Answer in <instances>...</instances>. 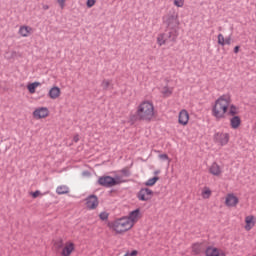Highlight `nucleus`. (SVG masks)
Here are the masks:
<instances>
[{"label": "nucleus", "mask_w": 256, "mask_h": 256, "mask_svg": "<svg viewBox=\"0 0 256 256\" xmlns=\"http://www.w3.org/2000/svg\"><path fill=\"white\" fill-rule=\"evenodd\" d=\"M158 157L162 161H168L169 163H171V159H169V156L167 154H160Z\"/></svg>", "instance_id": "34"}, {"label": "nucleus", "mask_w": 256, "mask_h": 256, "mask_svg": "<svg viewBox=\"0 0 256 256\" xmlns=\"http://www.w3.org/2000/svg\"><path fill=\"white\" fill-rule=\"evenodd\" d=\"M12 57H17V51H12Z\"/></svg>", "instance_id": "39"}, {"label": "nucleus", "mask_w": 256, "mask_h": 256, "mask_svg": "<svg viewBox=\"0 0 256 256\" xmlns=\"http://www.w3.org/2000/svg\"><path fill=\"white\" fill-rule=\"evenodd\" d=\"M99 217L102 221H107V219H109V214L107 212H101Z\"/></svg>", "instance_id": "33"}, {"label": "nucleus", "mask_w": 256, "mask_h": 256, "mask_svg": "<svg viewBox=\"0 0 256 256\" xmlns=\"http://www.w3.org/2000/svg\"><path fill=\"white\" fill-rule=\"evenodd\" d=\"M137 199H139V201H151V199H153V190L141 188L137 193Z\"/></svg>", "instance_id": "9"}, {"label": "nucleus", "mask_w": 256, "mask_h": 256, "mask_svg": "<svg viewBox=\"0 0 256 256\" xmlns=\"http://www.w3.org/2000/svg\"><path fill=\"white\" fill-rule=\"evenodd\" d=\"M160 93L163 97H171L173 95V87L169 85L162 86L160 88Z\"/></svg>", "instance_id": "21"}, {"label": "nucleus", "mask_w": 256, "mask_h": 256, "mask_svg": "<svg viewBox=\"0 0 256 256\" xmlns=\"http://www.w3.org/2000/svg\"><path fill=\"white\" fill-rule=\"evenodd\" d=\"M208 173L213 175V177H221V175H223V168L217 162H213L208 167Z\"/></svg>", "instance_id": "12"}, {"label": "nucleus", "mask_w": 256, "mask_h": 256, "mask_svg": "<svg viewBox=\"0 0 256 256\" xmlns=\"http://www.w3.org/2000/svg\"><path fill=\"white\" fill-rule=\"evenodd\" d=\"M86 207L87 209H90V210L97 209V207H99V199H97V196L95 195L89 196L86 199Z\"/></svg>", "instance_id": "16"}, {"label": "nucleus", "mask_w": 256, "mask_h": 256, "mask_svg": "<svg viewBox=\"0 0 256 256\" xmlns=\"http://www.w3.org/2000/svg\"><path fill=\"white\" fill-rule=\"evenodd\" d=\"M189 112L185 109H182L178 114V123L182 125V127H187L189 125Z\"/></svg>", "instance_id": "13"}, {"label": "nucleus", "mask_w": 256, "mask_h": 256, "mask_svg": "<svg viewBox=\"0 0 256 256\" xmlns=\"http://www.w3.org/2000/svg\"><path fill=\"white\" fill-rule=\"evenodd\" d=\"M49 108L45 106H40L34 109L32 112L33 119L36 121H41V119H47L49 117Z\"/></svg>", "instance_id": "7"}, {"label": "nucleus", "mask_w": 256, "mask_h": 256, "mask_svg": "<svg viewBox=\"0 0 256 256\" xmlns=\"http://www.w3.org/2000/svg\"><path fill=\"white\" fill-rule=\"evenodd\" d=\"M218 45L225 47V36L223 34H218Z\"/></svg>", "instance_id": "29"}, {"label": "nucleus", "mask_w": 256, "mask_h": 256, "mask_svg": "<svg viewBox=\"0 0 256 256\" xmlns=\"http://www.w3.org/2000/svg\"><path fill=\"white\" fill-rule=\"evenodd\" d=\"M57 195H67L69 193V186L67 185H60L56 188Z\"/></svg>", "instance_id": "25"}, {"label": "nucleus", "mask_w": 256, "mask_h": 256, "mask_svg": "<svg viewBox=\"0 0 256 256\" xmlns=\"http://www.w3.org/2000/svg\"><path fill=\"white\" fill-rule=\"evenodd\" d=\"M78 141H79V135L76 134V135L73 137V142H74V143H78Z\"/></svg>", "instance_id": "37"}, {"label": "nucleus", "mask_w": 256, "mask_h": 256, "mask_svg": "<svg viewBox=\"0 0 256 256\" xmlns=\"http://www.w3.org/2000/svg\"><path fill=\"white\" fill-rule=\"evenodd\" d=\"M256 225V218L253 215H248L245 217V226L244 229L245 231H251L253 227Z\"/></svg>", "instance_id": "20"}, {"label": "nucleus", "mask_w": 256, "mask_h": 256, "mask_svg": "<svg viewBox=\"0 0 256 256\" xmlns=\"http://www.w3.org/2000/svg\"><path fill=\"white\" fill-rule=\"evenodd\" d=\"M75 252V243L73 241H67L60 252V255L62 256H70L73 255Z\"/></svg>", "instance_id": "11"}, {"label": "nucleus", "mask_w": 256, "mask_h": 256, "mask_svg": "<svg viewBox=\"0 0 256 256\" xmlns=\"http://www.w3.org/2000/svg\"><path fill=\"white\" fill-rule=\"evenodd\" d=\"M48 97L55 101L61 97V88L59 86H52L48 91Z\"/></svg>", "instance_id": "15"}, {"label": "nucleus", "mask_w": 256, "mask_h": 256, "mask_svg": "<svg viewBox=\"0 0 256 256\" xmlns=\"http://www.w3.org/2000/svg\"><path fill=\"white\" fill-rule=\"evenodd\" d=\"M230 127L231 129L237 130L239 129V127H241V116H239L238 114L235 115H230Z\"/></svg>", "instance_id": "19"}, {"label": "nucleus", "mask_w": 256, "mask_h": 256, "mask_svg": "<svg viewBox=\"0 0 256 256\" xmlns=\"http://www.w3.org/2000/svg\"><path fill=\"white\" fill-rule=\"evenodd\" d=\"M171 35H173V33L171 32L159 34L157 36V43L159 47H163V45H167V42L169 41V39H171Z\"/></svg>", "instance_id": "18"}, {"label": "nucleus", "mask_w": 256, "mask_h": 256, "mask_svg": "<svg viewBox=\"0 0 256 256\" xmlns=\"http://www.w3.org/2000/svg\"><path fill=\"white\" fill-rule=\"evenodd\" d=\"M203 251V243H194L192 244V253L194 255H199Z\"/></svg>", "instance_id": "24"}, {"label": "nucleus", "mask_w": 256, "mask_h": 256, "mask_svg": "<svg viewBox=\"0 0 256 256\" xmlns=\"http://www.w3.org/2000/svg\"><path fill=\"white\" fill-rule=\"evenodd\" d=\"M101 87H102V89H104V91H107V90L111 89V87H113V82L109 79H105L102 81Z\"/></svg>", "instance_id": "26"}, {"label": "nucleus", "mask_w": 256, "mask_h": 256, "mask_svg": "<svg viewBox=\"0 0 256 256\" xmlns=\"http://www.w3.org/2000/svg\"><path fill=\"white\" fill-rule=\"evenodd\" d=\"M224 41L225 45H231V37L226 38Z\"/></svg>", "instance_id": "36"}, {"label": "nucleus", "mask_w": 256, "mask_h": 256, "mask_svg": "<svg viewBox=\"0 0 256 256\" xmlns=\"http://www.w3.org/2000/svg\"><path fill=\"white\" fill-rule=\"evenodd\" d=\"M97 3V0H87L86 5L89 9Z\"/></svg>", "instance_id": "35"}, {"label": "nucleus", "mask_w": 256, "mask_h": 256, "mask_svg": "<svg viewBox=\"0 0 256 256\" xmlns=\"http://www.w3.org/2000/svg\"><path fill=\"white\" fill-rule=\"evenodd\" d=\"M155 173V175H159V171H156V172H154Z\"/></svg>", "instance_id": "40"}, {"label": "nucleus", "mask_w": 256, "mask_h": 256, "mask_svg": "<svg viewBox=\"0 0 256 256\" xmlns=\"http://www.w3.org/2000/svg\"><path fill=\"white\" fill-rule=\"evenodd\" d=\"M205 256H227L225 251L215 246H209L205 250Z\"/></svg>", "instance_id": "14"}, {"label": "nucleus", "mask_w": 256, "mask_h": 256, "mask_svg": "<svg viewBox=\"0 0 256 256\" xmlns=\"http://www.w3.org/2000/svg\"><path fill=\"white\" fill-rule=\"evenodd\" d=\"M158 181H159V177L155 176V177H153V178L148 179V180L144 183V185H145L146 187H153V186L155 185V183H157Z\"/></svg>", "instance_id": "27"}, {"label": "nucleus", "mask_w": 256, "mask_h": 256, "mask_svg": "<svg viewBox=\"0 0 256 256\" xmlns=\"http://www.w3.org/2000/svg\"><path fill=\"white\" fill-rule=\"evenodd\" d=\"M224 205L229 209H235L239 205V197L235 193H228L224 198Z\"/></svg>", "instance_id": "8"}, {"label": "nucleus", "mask_w": 256, "mask_h": 256, "mask_svg": "<svg viewBox=\"0 0 256 256\" xmlns=\"http://www.w3.org/2000/svg\"><path fill=\"white\" fill-rule=\"evenodd\" d=\"M163 23H165L167 27H170V29L179 27V25H181V22H179V15L177 14H168L164 16Z\"/></svg>", "instance_id": "6"}, {"label": "nucleus", "mask_w": 256, "mask_h": 256, "mask_svg": "<svg viewBox=\"0 0 256 256\" xmlns=\"http://www.w3.org/2000/svg\"><path fill=\"white\" fill-rule=\"evenodd\" d=\"M108 227L115 231L117 235H123V233H127V231H131L133 226L130 224L129 220L126 217H122L120 219H116L115 221L108 224Z\"/></svg>", "instance_id": "3"}, {"label": "nucleus", "mask_w": 256, "mask_h": 256, "mask_svg": "<svg viewBox=\"0 0 256 256\" xmlns=\"http://www.w3.org/2000/svg\"><path fill=\"white\" fill-rule=\"evenodd\" d=\"M211 195H213V191H211V188L207 186L202 188V191H201L202 199H210Z\"/></svg>", "instance_id": "23"}, {"label": "nucleus", "mask_w": 256, "mask_h": 256, "mask_svg": "<svg viewBox=\"0 0 256 256\" xmlns=\"http://www.w3.org/2000/svg\"><path fill=\"white\" fill-rule=\"evenodd\" d=\"M120 173H122V175H124V177H129V175H131V171L129 170V168H123Z\"/></svg>", "instance_id": "32"}, {"label": "nucleus", "mask_w": 256, "mask_h": 256, "mask_svg": "<svg viewBox=\"0 0 256 256\" xmlns=\"http://www.w3.org/2000/svg\"><path fill=\"white\" fill-rule=\"evenodd\" d=\"M37 87H41V82H33L27 85V90L29 91L30 95H34L37 91Z\"/></svg>", "instance_id": "22"}, {"label": "nucleus", "mask_w": 256, "mask_h": 256, "mask_svg": "<svg viewBox=\"0 0 256 256\" xmlns=\"http://www.w3.org/2000/svg\"><path fill=\"white\" fill-rule=\"evenodd\" d=\"M156 113L155 104L150 100H144L138 104L135 115L138 121L151 123L155 119Z\"/></svg>", "instance_id": "2"}, {"label": "nucleus", "mask_w": 256, "mask_h": 256, "mask_svg": "<svg viewBox=\"0 0 256 256\" xmlns=\"http://www.w3.org/2000/svg\"><path fill=\"white\" fill-rule=\"evenodd\" d=\"M234 53H239V46L234 47Z\"/></svg>", "instance_id": "38"}, {"label": "nucleus", "mask_w": 256, "mask_h": 256, "mask_svg": "<svg viewBox=\"0 0 256 256\" xmlns=\"http://www.w3.org/2000/svg\"><path fill=\"white\" fill-rule=\"evenodd\" d=\"M230 139L229 133L223 131L216 132L213 136V141L218 147H225L229 144Z\"/></svg>", "instance_id": "5"}, {"label": "nucleus", "mask_w": 256, "mask_h": 256, "mask_svg": "<svg viewBox=\"0 0 256 256\" xmlns=\"http://www.w3.org/2000/svg\"><path fill=\"white\" fill-rule=\"evenodd\" d=\"M125 218L132 227H135V224L139 222V219H141V210L136 209L130 212L128 216H125Z\"/></svg>", "instance_id": "10"}, {"label": "nucleus", "mask_w": 256, "mask_h": 256, "mask_svg": "<svg viewBox=\"0 0 256 256\" xmlns=\"http://www.w3.org/2000/svg\"><path fill=\"white\" fill-rule=\"evenodd\" d=\"M175 7H183L185 5V0H174Z\"/></svg>", "instance_id": "31"}, {"label": "nucleus", "mask_w": 256, "mask_h": 256, "mask_svg": "<svg viewBox=\"0 0 256 256\" xmlns=\"http://www.w3.org/2000/svg\"><path fill=\"white\" fill-rule=\"evenodd\" d=\"M31 197H33V199H37V197H43V193H41V191L36 190L35 192H31L30 193Z\"/></svg>", "instance_id": "30"}, {"label": "nucleus", "mask_w": 256, "mask_h": 256, "mask_svg": "<svg viewBox=\"0 0 256 256\" xmlns=\"http://www.w3.org/2000/svg\"><path fill=\"white\" fill-rule=\"evenodd\" d=\"M211 115L216 121H223L228 115H239V108L233 104L230 94H223L212 104Z\"/></svg>", "instance_id": "1"}, {"label": "nucleus", "mask_w": 256, "mask_h": 256, "mask_svg": "<svg viewBox=\"0 0 256 256\" xmlns=\"http://www.w3.org/2000/svg\"><path fill=\"white\" fill-rule=\"evenodd\" d=\"M18 35H20V37H31V35H33V28L31 26L22 25L19 27Z\"/></svg>", "instance_id": "17"}, {"label": "nucleus", "mask_w": 256, "mask_h": 256, "mask_svg": "<svg viewBox=\"0 0 256 256\" xmlns=\"http://www.w3.org/2000/svg\"><path fill=\"white\" fill-rule=\"evenodd\" d=\"M98 183L102 187H115V185L125 183V180L121 176H115L114 178L111 176H102L98 179Z\"/></svg>", "instance_id": "4"}, {"label": "nucleus", "mask_w": 256, "mask_h": 256, "mask_svg": "<svg viewBox=\"0 0 256 256\" xmlns=\"http://www.w3.org/2000/svg\"><path fill=\"white\" fill-rule=\"evenodd\" d=\"M56 3L60 9H65L67 7V0H56Z\"/></svg>", "instance_id": "28"}]
</instances>
